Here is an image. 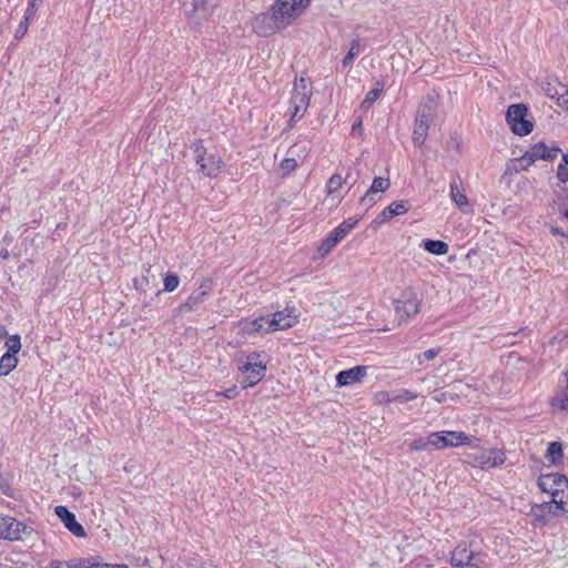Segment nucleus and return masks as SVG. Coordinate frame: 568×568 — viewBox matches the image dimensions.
I'll return each mask as SVG.
<instances>
[{"mask_svg":"<svg viewBox=\"0 0 568 568\" xmlns=\"http://www.w3.org/2000/svg\"><path fill=\"white\" fill-rule=\"evenodd\" d=\"M308 6L310 0H275L266 12L253 18L252 29L262 37L273 36L293 24Z\"/></svg>","mask_w":568,"mask_h":568,"instance_id":"nucleus-1","label":"nucleus"},{"mask_svg":"<svg viewBox=\"0 0 568 568\" xmlns=\"http://www.w3.org/2000/svg\"><path fill=\"white\" fill-rule=\"evenodd\" d=\"M437 99L433 94L424 97L417 108L415 125L413 131V142L416 146H422L427 138L430 124L437 114Z\"/></svg>","mask_w":568,"mask_h":568,"instance_id":"nucleus-2","label":"nucleus"},{"mask_svg":"<svg viewBox=\"0 0 568 568\" xmlns=\"http://www.w3.org/2000/svg\"><path fill=\"white\" fill-rule=\"evenodd\" d=\"M422 298L413 287L404 288L394 300V308L399 324L415 316L420 311Z\"/></svg>","mask_w":568,"mask_h":568,"instance_id":"nucleus-3","label":"nucleus"},{"mask_svg":"<svg viewBox=\"0 0 568 568\" xmlns=\"http://www.w3.org/2000/svg\"><path fill=\"white\" fill-rule=\"evenodd\" d=\"M217 7L216 0H185L184 11L191 28L200 29Z\"/></svg>","mask_w":568,"mask_h":568,"instance_id":"nucleus-4","label":"nucleus"},{"mask_svg":"<svg viewBox=\"0 0 568 568\" xmlns=\"http://www.w3.org/2000/svg\"><path fill=\"white\" fill-rule=\"evenodd\" d=\"M191 149L195 153V162L200 166V172L203 175L215 178L222 172L224 162L216 154H207L202 140L193 142Z\"/></svg>","mask_w":568,"mask_h":568,"instance_id":"nucleus-5","label":"nucleus"},{"mask_svg":"<svg viewBox=\"0 0 568 568\" xmlns=\"http://www.w3.org/2000/svg\"><path fill=\"white\" fill-rule=\"evenodd\" d=\"M487 555L467 547L465 544L458 545L452 554V565L456 568H481L486 565Z\"/></svg>","mask_w":568,"mask_h":568,"instance_id":"nucleus-6","label":"nucleus"},{"mask_svg":"<svg viewBox=\"0 0 568 568\" xmlns=\"http://www.w3.org/2000/svg\"><path fill=\"white\" fill-rule=\"evenodd\" d=\"M528 109L525 104H511L508 106L506 120L511 131L517 135H527L532 129L534 124L526 119Z\"/></svg>","mask_w":568,"mask_h":568,"instance_id":"nucleus-7","label":"nucleus"},{"mask_svg":"<svg viewBox=\"0 0 568 568\" xmlns=\"http://www.w3.org/2000/svg\"><path fill=\"white\" fill-rule=\"evenodd\" d=\"M241 371L244 374L242 386L247 388L255 386L265 376L266 366L261 359V355L253 352L247 356Z\"/></svg>","mask_w":568,"mask_h":568,"instance_id":"nucleus-8","label":"nucleus"},{"mask_svg":"<svg viewBox=\"0 0 568 568\" xmlns=\"http://www.w3.org/2000/svg\"><path fill=\"white\" fill-rule=\"evenodd\" d=\"M561 150L558 146H547L544 142H538L526 151L520 161L526 164L524 166V169H526L537 160L552 161L558 156Z\"/></svg>","mask_w":568,"mask_h":568,"instance_id":"nucleus-9","label":"nucleus"},{"mask_svg":"<svg viewBox=\"0 0 568 568\" xmlns=\"http://www.w3.org/2000/svg\"><path fill=\"white\" fill-rule=\"evenodd\" d=\"M433 447L444 449L447 447H458L460 445H469L473 440L464 432H435L432 433Z\"/></svg>","mask_w":568,"mask_h":568,"instance_id":"nucleus-10","label":"nucleus"},{"mask_svg":"<svg viewBox=\"0 0 568 568\" xmlns=\"http://www.w3.org/2000/svg\"><path fill=\"white\" fill-rule=\"evenodd\" d=\"M28 526L13 517L0 516V538L9 540H21L29 535Z\"/></svg>","mask_w":568,"mask_h":568,"instance_id":"nucleus-11","label":"nucleus"},{"mask_svg":"<svg viewBox=\"0 0 568 568\" xmlns=\"http://www.w3.org/2000/svg\"><path fill=\"white\" fill-rule=\"evenodd\" d=\"M212 290V282L209 278H203L200 286L194 290L185 303L179 307L180 313L196 311L197 307L205 301Z\"/></svg>","mask_w":568,"mask_h":568,"instance_id":"nucleus-12","label":"nucleus"},{"mask_svg":"<svg viewBox=\"0 0 568 568\" xmlns=\"http://www.w3.org/2000/svg\"><path fill=\"white\" fill-rule=\"evenodd\" d=\"M469 463L475 467L494 468L505 463V455L500 450H487L480 454L468 455Z\"/></svg>","mask_w":568,"mask_h":568,"instance_id":"nucleus-13","label":"nucleus"},{"mask_svg":"<svg viewBox=\"0 0 568 568\" xmlns=\"http://www.w3.org/2000/svg\"><path fill=\"white\" fill-rule=\"evenodd\" d=\"M268 331H283L294 326L297 323V315L295 314L294 308H286L284 311L274 313L272 318H268Z\"/></svg>","mask_w":568,"mask_h":568,"instance_id":"nucleus-14","label":"nucleus"},{"mask_svg":"<svg viewBox=\"0 0 568 568\" xmlns=\"http://www.w3.org/2000/svg\"><path fill=\"white\" fill-rule=\"evenodd\" d=\"M567 478L561 474H545L538 478V487L550 496H558L561 487H567Z\"/></svg>","mask_w":568,"mask_h":568,"instance_id":"nucleus-15","label":"nucleus"},{"mask_svg":"<svg viewBox=\"0 0 568 568\" xmlns=\"http://www.w3.org/2000/svg\"><path fill=\"white\" fill-rule=\"evenodd\" d=\"M568 505V483L567 487H561L558 490V496L552 495L550 503H544L538 506V509L544 513H552L554 515L566 513Z\"/></svg>","mask_w":568,"mask_h":568,"instance_id":"nucleus-16","label":"nucleus"},{"mask_svg":"<svg viewBox=\"0 0 568 568\" xmlns=\"http://www.w3.org/2000/svg\"><path fill=\"white\" fill-rule=\"evenodd\" d=\"M54 513L74 536L79 538L87 536L83 526L77 521L75 516L65 506H57Z\"/></svg>","mask_w":568,"mask_h":568,"instance_id":"nucleus-17","label":"nucleus"},{"mask_svg":"<svg viewBox=\"0 0 568 568\" xmlns=\"http://www.w3.org/2000/svg\"><path fill=\"white\" fill-rule=\"evenodd\" d=\"M367 375V367L363 365L355 366L351 369L342 371L336 376L337 386H348L362 382Z\"/></svg>","mask_w":568,"mask_h":568,"instance_id":"nucleus-18","label":"nucleus"},{"mask_svg":"<svg viewBox=\"0 0 568 568\" xmlns=\"http://www.w3.org/2000/svg\"><path fill=\"white\" fill-rule=\"evenodd\" d=\"M308 105H310V101L304 100V98L298 99V98L292 97L291 106H290L291 116L288 120V129H292L295 125V123L304 116Z\"/></svg>","mask_w":568,"mask_h":568,"instance_id":"nucleus-19","label":"nucleus"},{"mask_svg":"<svg viewBox=\"0 0 568 568\" xmlns=\"http://www.w3.org/2000/svg\"><path fill=\"white\" fill-rule=\"evenodd\" d=\"M312 95V81L306 75V73H303L300 78H295L294 81V91L293 95L294 98L303 99L310 101Z\"/></svg>","mask_w":568,"mask_h":568,"instance_id":"nucleus-20","label":"nucleus"},{"mask_svg":"<svg viewBox=\"0 0 568 568\" xmlns=\"http://www.w3.org/2000/svg\"><path fill=\"white\" fill-rule=\"evenodd\" d=\"M423 247L435 255H445L448 252V244L440 240H425Z\"/></svg>","mask_w":568,"mask_h":568,"instance_id":"nucleus-21","label":"nucleus"},{"mask_svg":"<svg viewBox=\"0 0 568 568\" xmlns=\"http://www.w3.org/2000/svg\"><path fill=\"white\" fill-rule=\"evenodd\" d=\"M18 365V358L14 354L4 353L0 358V376L9 375Z\"/></svg>","mask_w":568,"mask_h":568,"instance_id":"nucleus-22","label":"nucleus"},{"mask_svg":"<svg viewBox=\"0 0 568 568\" xmlns=\"http://www.w3.org/2000/svg\"><path fill=\"white\" fill-rule=\"evenodd\" d=\"M268 322V317H260L245 324L244 329L247 333H270L271 331L267 329Z\"/></svg>","mask_w":568,"mask_h":568,"instance_id":"nucleus-23","label":"nucleus"},{"mask_svg":"<svg viewBox=\"0 0 568 568\" xmlns=\"http://www.w3.org/2000/svg\"><path fill=\"white\" fill-rule=\"evenodd\" d=\"M450 196L459 209L464 210L468 206V199L456 182L450 183Z\"/></svg>","mask_w":568,"mask_h":568,"instance_id":"nucleus-24","label":"nucleus"},{"mask_svg":"<svg viewBox=\"0 0 568 568\" xmlns=\"http://www.w3.org/2000/svg\"><path fill=\"white\" fill-rule=\"evenodd\" d=\"M341 240L335 235L333 234V232H331L320 244L318 246V253L322 257L326 256L332 250L334 246L337 245V243L339 242Z\"/></svg>","mask_w":568,"mask_h":568,"instance_id":"nucleus-25","label":"nucleus"},{"mask_svg":"<svg viewBox=\"0 0 568 568\" xmlns=\"http://www.w3.org/2000/svg\"><path fill=\"white\" fill-rule=\"evenodd\" d=\"M384 82L376 81L375 88H373L365 97L362 106L364 109L371 108V105L379 98L383 91Z\"/></svg>","mask_w":568,"mask_h":568,"instance_id":"nucleus-26","label":"nucleus"},{"mask_svg":"<svg viewBox=\"0 0 568 568\" xmlns=\"http://www.w3.org/2000/svg\"><path fill=\"white\" fill-rule=\"evenodd\" d=\"M549 462L556 463L562 457V445L558 442H552L549 444L547 448V453L545 456Z\"/></svg>","mask_w":568,"mask_h":568,"instance_id":"nucleus-27","label":"nucleus"},{"mask_svg":"<svg viewBox=\"0 0 568 568\" xmlns=\"http://www.w3.org/2000/svg\"><path fill=\"white\" fill-rule=\"evenodd\" d=\"M296 149H297V145H293L290 150H288V153L292 155V158H287V159H284L280 166L282 169V171L284 173H290L292 171H294L296 168H297V161L295 158H293V155H296Z\"/></svg>","mask_w":568,"mask_h":568,"instance_id":"nucleus-28","label":"nucleus"},{"mask_svg":"<svg viewBox=\"0 0 568 568\" xmlns=\"http://www.w3.org/2000/svg\"><path fill=\"white\" fill-rule=\"evenodd\" d=\"M554 407H558L561 410L568 409V381L564 389H561L551 400Z\"/></svg>","mask_w":568,"mask_h":568,"instance_id":"nucleus-29","label":"nucleus"},{"mask_svg":"<svg viewBox=\"0 0 568 568\" xmlns=\"http://www.w3.org/2000/svg\"><path fill=\"white\" fill-rule=\"evenodd\" d=\"M357 224V220H348L344 221L337 227H335L332 232L335 234L341 241L355 227Z\"/></svg>","mask_w":568,"mask_h":568,"instance_id":"nucleus-30","label":"nucleus"},{"mask_svg":"<svg viewBox=\"0 0 568 568\" xmlns=\"http://www.w3.org/2000/svg\"><path fill=\"white\" fill-rule=\"evenodd\" d=\"M428 446H433L432 433L427 437H418L408 444L410 450H425Z\"/></svg>","mask_w":568,"mask_h":568,"instance_id":"nucleus-31","label":"nucleus"},{"mask_svg":"<svg viewBox=\"0 0 568 568\" xmlns=\"http://www.w3.org/2000/svg\"><path fill=\"white\" fill-rule=\"evenodd\" d=\"M417 398V394L408 389H398L393 392L392 399L395 403H406Z\"/></svg>","mask_w":568,"mask_h":568,"instance_id":"nucleus-32","label":"nucleus"},{"mask_svg":"<svg viewBox=\"0 0 568 568\" xmlns=\"http://www.w3.org/2000/svg\"><path fill=\"white\" fill-rule=\"evenodd\" d=\"M408 209H409V204L407 201L393 202L392 204H389L387 206V213L392 214V216L394 217V216L406 213L408 211Z\"/></svg>","mask_w":568,"mask_h":568,"instance_id":"nucleus-33","label":"nucleus"},{"mask_svg":"<svg viewBox=\"0 0 568 568\" xmlns=\"http://www.w3.org/2000/svg\"><path fill=\"white\" fill-rule=\"evenodd\" d=\"M389 186H390L389 179H384V178L377 176L373 180L369 191H371V193L376 194L379 192H385L386 190H388Z\"/></svg>","mask_w":568,"mask_h":568,"instance_id":"nucleus-34","label":"nucleus"},{"mask_svg":"<svg viewBox=\"0 0 568 568\" xmlns=\"http://www.w3.org/2000/svg\"><path fill=\"white\" fill-rule=\"evenodd\" d=\"M545 91L546 94L551 99L564 97L566 93H568V89L566 85L559 84L558 87H552L550 82L547 83Z\"/></svg>","mask_w":568,"mask_h":568,"instance_id":"nucleus-35","label":"nucleus"},{"mask_svg":"<svg viewBox=\"0 0 568 568\" xmlns=\"http://www.w3.org/2000/svg\"><path fill=\"white\" fill-rule=\"evenodd\" d=\"M6 346L8 347L7 353L17 355L21 349L20 336L18 334L8 336Z\"/></svg>","mask_w":568,"mask_h":568,"instance_id":"nucleus-36","label":"nucleus"},{"mask_svg":"<svg viewBox=\"0 0 568 568\" xmlns=\"http://www.w3.org/2000/svg\"><path fill=\"white\" fill-rule=\"evenodd\" d=\"M359 53V41L353 40L352 45L343 60V68L346 69L349 67L351 61L357 57Z\"/></svg>","mask_w":568,"mask_h":568,"instance_id":"nucleus-37","label":"nucleus"},{"mask_svg":"<svg viewBox=\"0 0 568 568\" xmlns=\"http://www.w3.org/2000/svg\"><path fill=\"white\" fill-rule=\"evenodd\" d=\"M68 568H92L93 557L83 559H72L65 562Z\"/></svg>","mask_w":568,"mask_h":568,"instance_id":"nucleus-38","label":"nucleus"},{"mask_svg":"<svg viewBox=\"0 0 568 568\" xmlns=\"http://www.w3.org/2000/svg\"><path fill=\"white\" fill-rule=\"evenodd\" d=\"M343 184V179L339 174H334L331 176L327 183V191L329 194L337 192Z\"/></svg>","mask_w":568,"mask_h":568,"instance_id":"nucleus-39","label":"nucleus"},{"mask_svg":"<svg viewBox=\"0 0 568 568\" xmlns=\"http://www.w3.org/2000/svg\"><path fill=\"white\" fill-rule=\"evenodd\" d=\"M180 280L175 274H168L164 277V291L173 292L179 286Z\"/></svg>","mask_w":568,"mask_h":568,"instance_id":"nucleus-40","label":"nucleus"},{"mask_svg":"<svg viewBox=\"0 0 568 568\" xmlns=\"http://www.w3.org/2000/svg\"><path fill=\"white\" fill-rule=\"evenodd\" d=\"M41 2H39V0H30L29 2V6L26 10V19L27 20H30L31 18H33L39 9V6H40Z\"/></svg>","mask_w":568,"mask_h":568,"instance_id":"nucleus-41","label":"nucleus"},{"mask_svg":"<svg viewBox=\"0 0 568 568\" xmlns=\"http://www.w3.org/2000/svg\"><path fill=\"white\" fill-rule=\"evenodd\" d=\"M557 179L561 183H566L568 181V166H566V164H558V166H557Z\"/></svg>","mask_w":568,"mask_h":568,"instance_id":"nucleus-42","label":"nucleus"},{"mask_svg":"<svg viewBox=\"0 0 568 568\" xmlns=\"http://www.w3.org/2000/svg\"><path fill=\"white\" fill-rule=\"evenodd\" d=\"M392 396H393V392L392 393L379 392L376 394V399L379 404H383V403L389 404V403H393Z\"/></svg>","mask_w":568,"mask_h":568,"instance_id":"nucleus-43","label":"nucleus"},{"mask_svg":"<svg viewBox=\"0 0 568 568\" xmlns=\"http://www.w3.org/2000/svg\"><path fill=\"white\" fill-rule=\"evenodd\" d=\"M28 28H29V20H27L24 18V20L21 21L20 24L18 26V29L16 31V38L17 39L22 38L26 34V32L28 31Z\"/></svg>","mask_w":568,"mask_h":568,"instance_id":"nucleus-44","label":"nucleus"},{"mask_svg":"<svg viewBox=\"0 0 568 568\" xmlns=\"http://www.w3.org/2000/svg\"><path fill=\"white\" fill-rule=\"evenodd\" d=\"M439 353V349L436 348H429L425 351L420 356H418V362L422 364V357H424L427 361L434 359Z\"/></svg>","mask_w":568,"mask_h":568,"instance_id":"nucleus-45","label":"nucleus"},{"mask_svg":"<svg viewBox=\"0 0 568 568\" xmlns=\"http://www.w3.org/2000/svg\"><path fill=\"white\" fill-rule=\"evenodd\" d=\"M374 193L368 190L365 195L361 199V204L364 206H372L375 203Z\"/></svg>","mask_w":568,"mask_h":568,"instance_id":"nucleus-46","label":"nucleus"},{"mask_svg":"<svg viewBox=\"0 0 568 568\" xmlns=\"http://www.w3.org/2000/svg\"><path fill=\"white\" fill-rule=\"evenodd\" d=\"M216 395H223L229 399H233L239 395V389L236 386L225 389L223 393H216Z\"/></svg>","mask_w":568,"mask_h":568,"instance_id":"nucleus-47","label":"nucleus"},{"mask_svg":"<svg viewBox=\"0 0 568 568\" xmlns=\"http://www.w3.org/2000/svg\"><path fill=\"white\" fill-rule=\"evenodd\" d=\"M92 568H110V564L100 562L97 557H93V567Z\"/></svg>","mask_w":568,"mask_h":568,"instance_id":"nucleus-48","label":"nucleus"},{"mask_svg":"<svg viewBox=\"0 0 568 568\" xmlns=\"http://www.w3.org/2000/svg\"><path fill=\"white\" fill-rule=\"evenodd\" d=\"M379 219L383 222L393 219L392 214L387 213V207H385L384 211L381 213Z\"/></svg>","mask_w":568,"mask_h":568,"instance_id":"nucleus-49","label":"nucleus"},{"mask_svg":"<svg viewBox=\"0 0 568 568\" xmlns=\"http://www.w3.org/2000/svg\"><path fill=\"white\" fill-rule=\"evenodd\" d=\"M62 561H59V560H52L49 565V568H61L62 566Z\"/></svg>","mask_w":568,"mask_h":568,"instance_id":"nucleus-50","label":"nucleus"},{"mask_svg":"<svg viewBox=\"0 0 568 568\" xmlns=\"http://www.w3.org/2000/svg\"><path fill=\"white\" fill-rule=\"evenodd\" d=\"M9 256H10V254H9V251L7 248H3V250L0 251V257L2 260H8Z\"/></svg>","mask_w":568,"mask_h":568,"instance_id":"nucleus-51","label":"nucleus"},{"mask_svg":"<svg viewBox=\"0 0 568 568\" xmlns=\"http://www.w3.org/2000/svg\"><path fill=\"white\" fill-rule=\"evenodd\" d=\"M434 399L438 403H442L445 400V393H440L434 396Z\"/></svg>","mask_w":568,"mask_h":568,"instance_id":"nucleus-52","label":"nucleus"},{"mask_svg":"<svg viewBox=\"0 0 568 568\" xmlns=\"http://www.w3.org/2000/svg\"><path fill=\"white\" fill-rule=\"evenodd\" d=\"M12 235L7 233L4 236H3V242L9 245L11 242H12Z\"/></svg>","mask_w":568,"mask_h":568,"instance_id":"nucleus-53","label":"nucleus"},{"mask_svg":"<svg viewBox=\"0 0 568 568\" xmlns=\"http://www.w3.org/2000/svg\"><path fill=\"white\" fill-rule=\"evenodd\" d=\"M110 568H129L125 564H110Z\"/></svg>","mask_w":568,"mask_h":568,"instance_id":"nucleus-54","label":"nucleus"},{"mask_svg":"<svg viewBox=\"0 0 568 568\" xmlns=\"http://www.w3.org/2000/svg\"><path fill=\"white\" fill-rule=\"evenodd\" d=\"M8 336V332L4 326H0V337Z\"/></svg>","mask_w":568,"mask_h":568,"instance_id":"nucleus-55","label":"nucleus"},{"mask_svg":"<svg viewBox=\"0 0 568 568\" xmlns=\"http://www.w3.org/2000/svg\"><path fill=\"white\" fill-rule=\"evenodd\" d=\"M561 164H566V166H568V152L562 154V163Z\"/></svg>","mask_w":568,"mask_h":568,"instance_id":"nucleus-56","label":"nucleus"},{"mask_svg":"<svg viewBox=\"0 0 568 568\" xmlns=\"http://www.w3.org/2000/svg\"><path fill=\"white\" fill-rule=\"evenodd\" d=\"M361 128H362V122H361V121H358V122H356V123H354V124H353V130H354V131H355V130H359Z\"/></svg>","mask_w":568,"mask_h":568,"instance_id":"nucleus-57","label":"nucleus"},{"mask_svg":"<svg viewBox=\"0 0 568 568\" xmlns=\"http://www.w3.org/2000/svg\"><path fill=\"white\" fill-rule=\"evenodd\" d=\"M564 216L568 219V209L564 211Z\"/></svg>","mask_w":568,"mask_h":568,"instance_id":"nucleus-58","label":"nucleus"},{"mask_svg":"<svg viewBox=\"0 0 568 568\" xmlns=\"http://www.w3.org/2000/svg\"><path fill=\"white\" fill-rule=\"evenodd\" d=\"M565 376H566V382H568V368H567Z\"/></svg>","mask_w":568,"mask_h":568,"instance_id":"nucleus-59","label":"nucleus"},{"mask_svg":"<svg viewBox=\"0 0 568 568\" xmlns=\"http://www.w3.org/2000/svg\"><path fill=\"white\" fill-rule=\"evenodd\" d=\"M39 2H42V0H39Z\"/></svg>","mask_w":568,"mask_h":568,"instance_id":"nucleus-60","label":"nucleus"}]
</instances>
